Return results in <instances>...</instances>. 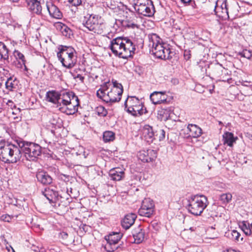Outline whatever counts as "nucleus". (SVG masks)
<instances>
[{
	"label": "nucleus",
	"instance_id": "1",
	"mask_svg": "<svg viewBox=\"0 0 252 252\" xmlns=\"http://www.w3.org/2000/svg\"><path fill=\"white\" fill-rule=\"evenodd\" d=\"M123 87L116 80L107 82L101 86L96 92L97 96L106 103L119 102L123 93Z\"/></svg>",
	"mask_w": 252,
	"mask_h": 252
},
{
	"label": "nucleus",
	"instance_id": "2",
	"mask_svg": "<svg viewBox=\"0 0 252 252\" xmlns=\"http://www.w3.org/2000/svg\"><path fill=\"white\" fill-rule=\"evenodd\" d=\"M109 48L115 56L123 59L132 57L136 49L135 45L130 39L121 36L111 41Z\"/></svg>",
	"mask_w": 252,
	"mask_h": 252
},
{
	"label": "nucleus",
	"instance_id": "3",
	"mask_svg": "<svg viewBox=\"0 0 252 252\" xmlns=\"http://www.w3.org/2000/svg\"><path fill=\"white\" fill-rule=\"evenodd\" d=\"M149 46L152 48L153 54L158 58L163 60H169L172 58L170 48L164 43L160 37L156 33L149 34L148 35Z\"/></svg>",
	"mask_w": 252,
	"mask_h": 252
},
{
	"label": "nucleus",
	"instance_id": "4",
	"mask_svg": "<svg viewBox=\"0 0 252 252\" xmlns=\"http://www.w3.org/2000/svg\"><path fill=\"white\" fill-rule=\"evenodd\" d=\"M79 105L77 96L72 92H65L62 94L58 109L67 115H73L78 111Z\"/></svg>",
	"mask_w": 252,
	"mask_h": 252
},
{
	"label": "nucleus",
	"instance_id": "5",
	"mask_svg": "<svg viewBox=\"0 0 252 252\" xmlns=\"http://www.w3.org/2000/svg\"><path fill=\"white\" fill-rule=\"evenodd\" d=\"M83 25L90 31L97 34H105L106 24L101 16L97 14H88L84 16Z\"/></svg>",
	"mask_w": 252,
	"mask_h": 252
},
{
	"label": "nucleus",
	"instance_id": "6",
	"mask_svg": "<svg viewBox=\"0 0 252 252\" xmlns=\"http://www.w3.org/2000/svg\"><path fill=\"white\" fill-rule=\"evenodd\" d=\"M22 157L20 147L12 144L0 145V158L4 162L16 163Z\"/></svg>",
	"mask_w": 252,
	"mask_h": 252
},
{
	"label": "nucleus",
	"instance_id": "7",
	"mask_svg": "<svg viewBox=\"0 0 252 252\" xmlns=\"http://www.w3.org/2000/svg\"><path fill=\"white\" fill-rule=\"evenodd\" d=\"M75 50L70 47H62L57 53V57L63 66L67 69L73 67L77 59Z\"/></svg>",
	"mask_w": 252,
	"mask_h": 252
},
{
	"label": "nucleus",
	"instance_id": "8",
	"mask_svg": "<svg viewBox=\"0 0 252 252\" xmlns=\"http://www.w3.org/2000/svg\"><path fill=\"white\" fill-rule=\"evenodd\" d=\"M208 205L207 198L203 195H196L191 197L188 205L189 213L195 216L200 215Z\"/></svg>",
	"mask_w": 252,
	"mask_h": 252
},
{
	"label": "nucleus",
	"instance_id": "9",
	"mask_svg": "<svg viewBox=\"0 0 252 252\" xmlns=\"http://www.w3.org/2000/svg\"><path fill=\"white\" fill-rule=\"evenodd\" d=\"M18 144L23 151L26 158L30 160H34L41 153V147L35 143L19 141Z\"/></svg>",
	"mask_w": 252,
	"mask_h": 252
},
{
	"label": "nucleus",
	"instance_id": "10",
	"mask_svg": "<svg viewBox=\"0 0 252 252\" xmlns=\"http://www.w3.org/2000/svg\"><path fill=\"white\" fill-rule=\"evenodd\" d=\"M124 105L125 110L133 116L141 115L144 113L142 103L135 96H128Z\"/></svg>",
	"mask_w": 252,
	"mask_h": 252
},
{
	"label": "nucleus",
	"instance_id": "11",
	"mask_svg": "<svg viewBox=\"0 0 252 252\" xmlns=\"http://www.w3.org/2000/svg\"><path fill=\"white\" fill-rule=\"evenodd\" d=\"M154 207V202L150 198H145L138 210V213L141 216L149 218L153 214Z\"/></svg>",
	"mask_w": 252,
	"mask_h": 252
},
{
	"label": "nucleus",
	"instance_id": "12",
	"mask_svg": "<svg viewBox=\"0 0 252 252\" xmlns=\"http://www.w3.org/2000/svg\"><path fill=\"white\" fill-rule=\"evenodd\" d=\"M214 4V10L218 16L222 18L229 17L226 0H219Z\"/></svg>",
	"mask_w": 252,
	"mask_h": 252
},
{
	"label": "nucleus",
	"instance_id": "13",
	"mask_svg": "<svg viewBox=\"0 0 252 252\" xmlns=\"http://www.w3.org/2000/svg\"><path fill=\"white\" fill-rule=\"evenodd\" d=\"M138 158L143 162H149L154 160L157 157L156 151L153 149L141 150L138 154Z\"/></svg>",
	"mask_w": 252,
	"mask_h": 252
},
{
	"label": "nucleus",
	"instance_id": "14",
	"mask_svg": "<svg viewBox=\"0 0 252 252\" xmlns=\"http://www.w3.org/2000/svg\"><path fill=\"white\" fill-rule=\"evenodd\" d=\"M134 9L139 14L147 17H151L155 12L154 6L152 2L142 4Z\"/></svg>",
	"mask_w": 252,
	"mask_h": 252
},
{
	"label": "nucleus",
	"instance_id": "15",
	"mask_svg": "<svg viewBox=\"0 0 252 252\" xmlns=\"http://www.w3.org/2000/svg\"><path fill=\"white\" fill-rule=\"evenodd\" d=\"M150 99L154 104H164L167 102L166 92H154L150 95Z\"/></svg>",
	"mask_w": 252,
	"mask_h": 252
},
{
	"label": "nucleus",
	"instance_id": "16",
	"mask_svg": "<svg viewBox=\"0 0 252 252\" xmlns=\"http://www.w3.org/2000/svg\"><path fill=\"white\" fill-rule=\"evenodd\" d=\"M13 55L16 59V61H14L15 66L19 68H22L24 66L25 69H27L26 65V60L25 56L17 50L14 51Z\"/></svg>",
	"mask_w": 252,
	"mask_h": 252
},
{
	"label": "nucleus",
	"instance_id": "17",
	"mask_svg": "<svg viewBox=\"0 0 252 252\" xmlns=\"http://www.w3.org/2000/svg\"><path fill=\"white\" fill-rule=\"evenodd\" d=\"M189 136L191 138H198L202 134V129L196 125L189 124L187 126Z\"/></svg>",
	"mask_w": 252,
	"mask_h": 252
},
{
	"label": "nucleus",
	"instance_id": "18",
	"mask_svg": "<svg viewBox=\"0 0 252 252\" xmlns=\"http://www.w3.org/2000/svg\"><path fill=\"white\" fill-rule=\"evenodd\" d=\"M62 95V94H60L56 91H48L46 95V100L54 104H56L57 107L58 108Z\"/></svg>",
	"mask_w": 252,
	"mask_h": 252
},
{
	"label": "nucleus",
	"instance_id": "19",
	"mask_svg": "<svg viewBox=\"0 0 252 252\" xmlns=\"http://www.w3.org/2000/svg\"><path fill=\"white\" fill-rule=\"evenodd\" d=\"M29 9L33 13L40 15L42 13L40 0H25Z\"/></svg>",
	"mask_w": 252,
	"mask_h": 252
},
{
	"label": "nucleus",
	"instance_id": "20",
	"mask_svg": "<svg viewBox=\"0 0 252 252\" xmlns=\"http://www.w3.org/2000/svg\"><path fill=\"white\" fill-rule=\"evenodd\" d=\"M36 177L37 181L43 185H50L52 183V177L47 172L43 171L38 172Z\"/></svg>",
	"mask_w": 252,
	"mask_h": 252
},
{
	"label": "nucleus",
	"instance_id": "21",
	"mask_svg": "<svg viewBox=\"0 0 252 252\" xmlns=\"http://www.w3.org/2000/svg\"><path fill=\"white\" fill-rule=\"evenodd\" d=\"M137 216L136 214L131 213L126 215L122 221V226L126 229H128L133 224Z\"/></svg>",
	"mask_w": 252,
	"mask_h": 252
},
{
	"label": "nucleus",
	"instance_id": "22",
	"mask_svg": "<svg viewBox=\"0 0 252 252\" xmlns=\"http://www.w3.org/2000/svg\"><path fill=\"white\" fill-rule=\"evenodd\" d=\"M47 8L51 17L57 19H61L63 17V14L60 9L54 4H47Z\"/></svg>",
	"mask_w": 252,
	"mask_h": 252
},
{
	"label": "nucleus",
	"instance_id": "23",
	"mask_svg": "<svg viewBox=\"0 0 252 252\" xmlns=\"http://www.w3.org/2000/svg\"><path fill=\"white\" fill-rule=\"evenodd\" d=\"M109 175L111 180L119 181L125 177V172L120 168H115L109 171Z\"/></svg>",
	"mask_w": 252,
	"mask_h": 252
},
{
	"label": "nucleus",
	"instance_id": "24",
	"mask_svg": "<svg viewBox=\"0 0 252 252\" xmlns=\"http://www.w3.org/2000/svg\"><path fill=\"white\" fill-rule=\"evenodd\" d=\"M42 194L48 199L50 203H54L57 199L58 193L49 188L42 191Z\"/></svg>",
	"mask_w": 252,
	"mask_h": 252
},
{
	"label": "nucleus",
	"instance_id": "25",
	"mask_svg": "<svg viewBox=\"0 0 252 252\" xmlns=\"http://www.w3.org/2000/svg\"><path fill=\"white\" fill-rule=\"evenodd\" d=\"M171 110L170 108H161L158 111L157 118L160 121H166L170 118Z\"/></svg>",
	"mask_w": 252,
	"mask_h": 252
},
{
	"label": "nucleus",
	"instance_id": "26",
	"mask_svg": "<svg viewBox=\"0 0 252 252\" xmlns=\"http://www.w3.org/2000/svg\"><path fill=\"white\" fill-rule=\"evenodd\" d=\"M154 132L153 127L146 125L143 128V134L144 138L148 142H152L154 139Z\"/></svg>",
	"mask_w": 252,
	"mask_h": 252
},
{
	"label": "nucleus",
	"instance_id": "27",
	"mask_svg": "<svg viewBox=\"0 0 252 252\" xmlns=\"http://www.w3.org/2000/svg\"><path fill=\"white\" fill-rule=\"evenodd\" d=\"M222 138L224 144H227L230 147H232L233 143L235 142L237 137H234L233 134L231 132H226L222 135Z\"/></svg>",
	"mask_w": 252,
	"mask_h": 252
},
{
	"label": "nucleus",
	"instance_id": "28",
	"mask_svg": "<svg viewBox=\"0 0 252 252\" xmlns=\"http://www.w3.org/2000/svg\"><path fill=\"white\" fill-rule=\"evenodd\" d=\"M8 50L5 44L0 42V61L7 60L8 59Z\"/></svg>",
	"mask_w": 252,
	"mask_h": 252
},
{
	"label": "nucleus",
	"instance_id": "29",
	"mask_svg": "<svg viewBox=\"0 0 252 252\" xmlns=\"http://www.w3.org/2000/svg\"><path fill=\"white\" fill-rule=\"evenodd\" d=\"M223 72H224V73L228 74V70L220 63H218L213 68L214 74L218 77L221 76L223 75Z\"/></svg>",
	"mask_w": 252,
	"mask_h": 252
},
{
	"label": "nucleus",
	"instance_id": "30",
	"mask_svg": "<svg viewBox=\"0 0 252 252\" xmlns=\"http://www.w3.org/2000/svg\"><path fill=\"white\" fill-rule=\"evenodd\" d=\"M115 139V134L112 131H105L103 132V140L107 143L113 141Z\"/></svg>",
	"mask_w": 252,
	"mask_h": 252
},
{
	"label": "nucleus",
	"instance_id": "31",
	"mask_svg": "<svg viewBox=\"0 0 252 252\" xmlns=\"http://www.w3.org/2000/svg\"><path fill=\"white\" fill-rule=\"evenodd\" d=\"M119 248L118 243L106 241L104 249L108 252H113Z\"/></svg>",
	"mask_w": 252,
	"mask_h": 252
},
{
	"label": "nucleus",
	"instance_id": "32",
	"mask_svg": "<svg viewBox=\"0 0 252 252\" xmlns=\"http://www.w3.org/2000/svg\"><path fill=\"white\" fill-rule=\"evenodd\" d=\"M6 88L9 91H12L14 89H16L17 86V80L16 79H13L9 77L5 82Z\"/></svg>",
	"mask_w": 252,
	"mask_h": 252
},
{
	"label": "nucleus",
	"instance_id": "33",
	"mask_svg": "<svg viewBox=\"0 0 252 252\" xmlns=\"http://www.w3.org/2000/svg\"><path fill=\"white\" fill-rule=\"evenodd\" d=\"M122 237V235L120 233H113L109 235L105 236L106 241H109L118 243Z\"/></svg>",
	"mask_w": 252,
	"mask_h": 252
},
{
	"label": "nucleus",
	"instance_id": "34",
	"mask_svg": "<svg viewBox=\"0 0 252 252\" xmlns=\"http://www.w3.org/2000/svg\"><path fill=\"white\" fill-rule=\"evenodd\" d=\"M165 132L160 128H158L155 130L154 132V139L158 141H162L165 138Z\"/></svg>",
	"mask_w": 252,
	"mask_h": 252
},
{
	"label": "nucleus",
	"instance_id": "35",
	"mask_svg": "<svg viewBox=\"0 0 252 252\" xmlns=\"http://www.w3.org/2000/svg\"><path fill=\"white\" fill-rule=\"evenodd\" d=\"M134 242L139 244L142 242L144 239V233L140 230L138 233L133 234Z\"/></svg>",
	"mask_w": 252,
	"mask_h": 252
},
{
	"label": "nucleus",
	"instance_id": "36",
	"mask_svg": "<svg viewBox=\"0 0 252 252\" xmlns=\"http://www.w3.org/2000/svg\"><path fill=\"white\" fill-rule=\"evenodd\" d=\"M95 112L98 116L101 117H104L107 114V110L102 105H99L96 107Z\"/></svg>",
	"mask_w": 252,
	"mask_h": 252
},
{
	"label": "nucleus",
	"instance_id": "37",
	"mask_svg": "<svg viewBox=\"0 0 252 252\" xmlns=\"http://www.w3.org/2000/svg\"><path fill=\"white\" fill-rule=\"evenodd\" d=\"M232 194L230 193H223L220 196V200L223 203H227L232 199Z\"/></svg>",
	"mask_w": 252,
	"mask_h": 252
},
{
	"label": "nucleus",
	"instance_id": "38",
	"mask_svg": "<svg viewBox=\"0 0 252 252\" xmlns=\"http://www.w3.org/2000/svg\"><path fill=\"white\" fill-rule=\"evenodd\" d=\"M242 229L246 235L250 236L252 235V231L249 224L247 225L244 223L242 226Z\"/></svg>",
	"mask_w": 252,
	"mask_h": 252
},
{
	"label": "nucleus",
	"instance_id": "39",
	"mask_svg": "<svg viewBox=\"0 0 252 252\" xmlns=\"http://www.w3.org/2000/svg\"><path fill=\"white\" fill-rule=\"evenodd\" d=\"M239 55L242 57L252 60V53L249 50H244L242 52L239 53Z\"/></svg>",
	"mask_w": 252,
	"mask_h": 252
},
{
	"label": "nucleus",
	"instance_id": "40",
	"mask_svg": "<svg viewBox=\"0 0 252 252\" xmlns=\"http://www.w3.org/2000/svg\"><path fill=\"white\" fill-rule=\"evenodd\" d=\"M134 8L141 6L142 4H146V3L152 2L151 0H134Z\"/></svg>",
	"mask_w": 252,
	"mask_h": 252
},
{
	"label": "nucleus",
	"instance_id": "41",
	"mask_svg": "<svg viewBox=\"0 0 252 252\" xmlns=\"http://www.w3.org/2000/svg\"><path fill=\"white\" fill-rule=\"evenodd\" d=\"M61 31L63 34L65 36H69L70 34L71 30L64 25L61 26Z\"/></svg>",
	"mask_w": 252,
	"mask_h": 252
},
{
	"label": "nucleus",
	"instance_id": "42",
	"mask_svg": "<svg viewBox=\"0 0 252 252\" xmlns=\"http://www.w3.org/2000/svg\"><path fill=\"white\" fill-rule=\"evenodd\" d=\"M68 235L66 232L62 231L59 233L58 238L63 241H66L68 239Z\"/></svg>",
	"mask_w": 252,
	"mask_h": 252
},
{
	"label": "nucleus",
	"instance_id": "43",
	"mask_svg": "<svg viewBox=\"0 0 252 252\" xmlns=\"http://www.w3.org/2000/svg\"><path fill=\"white\" fill-rule=\"evenodd\" d=\"M232 239L234 240L238 241L240 236V234L236 230H233L231 231Z\"/></svg>",
	"mask_w": 252,
	"mask_h": 252
},
{
	"label": "nucleus",
	"instance_id": "44",
	"mask_svg": "<svg viewBox=\"0 0 252 252\" xmlns=\"http://www.w3.org/2000/svg\"><path fill=\"white\" fill-rule=\"evenodd\" d=\"M6 105L8 107V111L13 110L14 107H15L16 105L14 103V102L10 100H8L6 103Z\"/></svg>",
	"mask_w": 252,
	"mask_h": 252
},
{
	"label": "nucleus",
	"instance_id": "45",
	"mask_svg": "<svg viewBox=\"0 0 252 252\" xmlns=\"http://www.w3.org/2000/svg\"><path fill=\"white\" fill-rule=\"evenodd\" d=\"M0 219L5 222H10L11 220V218L9 215L5 214L1 216Z\"/></svg>",
	"mask_w": 252,
	"mask_h": 252
},
{
	"label": "nucleus",
	"instance_id": "46",
	"mask_svg": "<svg viewBox=\"0 0 252 252\" xmlns=\"http://www.w3.org/2000/svg\"><path fill=\"white\" fill-rule=\"evenodd\" d=\"M68 2L75 6H79L82 3L81 0H68Z\"/></svg>",
	"mask_w": 252,
	"mask_h": 252
},
{
	"label": "nucleus",
	"instance_id": "47",
	"mask_svg": "<svg viewBox=\"0 0 252 252\" xmlns=\"http://www.w3.org/2000/svg\"><path fill=\"white\" fill-rule=\"evenodd\" d=\"M9 112L12 113L13 115H17L20 112V109L18 108H16V106H15L13 110L9 111Z\"/></svg>",
	"mask_w": 252,
	"mask_h": 252
},
{
	"label": "nucleus",
	"instance_id": "48",
	"mask_svg": "<svg viewBox=\"0 0 252 252\" xmlns=\"http://www.w3.org/2000/svg\"><path fill=\"white\" fill-rule=\"evenodd\" d=\"M127 27L133 29L139 28V26L134 22H129V24H127Z\"/></svg>",
	"mask_w": 252,
	"mask_h": 252
},
{
	"label": "nucleus",
	"instance_id": "49",
	"mask_svg": "<svg viewBox=\"0 0 252 252\" xmlns=\"http://www.w3.org/2000/svg\"><path fill=\"white\" fill-rule=\"evenodd\" d=\"M74 78L78 79L81 82H84V77L81 74H77L76 76L74 77Z\"/></svg>",
	"mask_w": 252,
	"mask_h": 252
},
{
	"label": "nucleus",
	"instance_id": "50",
	"mask_svg": "<svg viewBox=\"0 0 252 252\" xmlns=\"http://www.w3.org/2000/svg\"><path fill=\"white\" fill-rule=\"evenodd\" d=\"M226 252H241L240 251L235 250L232 248H229L226 250Z\"/></svg>",
	"mask_w": 252,
	"mask_h": 252
},
{
	"label": "nucleus",
	"instance_id": "51",
	"mask_svg": "<svg viewBox=\"0 0 252 252\" xmlns=\"http://www.w3.org/2000/svg\"><path fill=\"white\" fill-rule=\"evenodd\" d=\"M180 0L185 5H187V4H189L191 1V0Z\"/></svg>",
	"mask_w": 252,
	"mask_h": 252
},
{
	"label": "nucleus",
	"instance_id": "52",
	"mask_svg": "<svg viewBox=\"0 0 252 252\" xmlns=\"http://www.w3.org/2000/svg\"><path fill=\"white\" fill-rule=\"evenodd\" d=\"M79 148L80 149L81 153H78V152H76V154L77 155H81L82 154V153H84V149H83V147H80Z\"/></svg>",
	"mask_w": 252,
	"mask_h": 252
},
{
	"label": "nucleus",
	"instance_id": "53",
	"mask_svg": "<svg viewBox=\"0 0 252 252\" xmlns=\"http://www.w3.org/2000/svg\"><path fill=\"white\" fill-rule=\"evenodd\" d=\"M129 11H130V14H131V16H132L133 18H134V17H136L135 14V13H134V12H133V11H130V10H129Z\"/></svg>",
	"mask_w": 252,
	"mask_h": 252
},
{
	"label": "nucleus",
	"instance_id": "54",
	"mask_svg": "<svg viewBox=\"0 0 252 252\" xmlns=\"http://www.w3.org/2000/svg\"><path fill=\"white\" fill-rule=\"evenodd\" d=\"M12 2H18L19 0H10Z\"/></svg>",
	"mask_w": 252,
	"mask_h": 252
},
{
	"label": "nucleus",
	"instance_id": "55",
	"mask_svg": "<svg viewBox=\"0 0 252 252\" xmlns=\"http://www.w3.org/2000/svg\"><path fill=\"white\" fill-rule=\"evenodd\" d=\"M231 80V78H230V79H227V82L230 83V81L229 80Z\"/></svg>",
	"mask_w": 252,
	"mask_h": 252
},
{
	"label": "nucleus",
	"instance_id": "56",
	"mask_svg": "<svg viewBox=\"0 0 252 252\" xmlns=\"http://www.w3.org/2000/svg\"><path fill=\"white\" fill-rule=\"evenodd\" d=\"M219 124H222V123L221 122H219Z\"/></svg>",
	"mask_w": 252,
	"mask_h": 252
},
{
	"label": "nucleus",
	"instance_id": "57",
	"mask_svg": "<svg viewBox=\"0 0 252 252\" xmlns=\"http://www.w3.org/2000/svg\"><path fill=\"white\" fill-rule=\"evenodd\" d=\"M1 86V83H0V86Z\"/></svg>",
	"mask_w": 252,
	"mask_h": 252
},
{
	"label": "nucleus",
	"instance_id": "58",
	"mask_svg": "<svg viewBox=\"0 0 252 252\" xmlns=\"http://www.w3.org/2000/svg\"><path fill=\"white\" fill-rule=\"evenodd\" d=\"M58 1H60V0H58Z\"/></svg>",
	"mask_w": 252,
	"mask_h": 252
}]
</instances>
